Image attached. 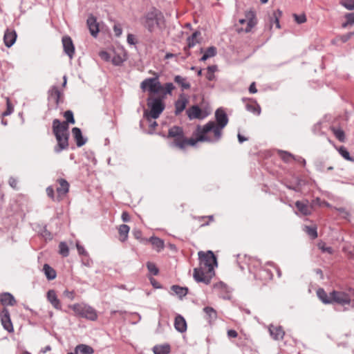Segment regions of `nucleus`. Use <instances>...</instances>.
Instances as JSON below:
<instances>
[{
	"instance_id": "obj_1",
	"label": "nucleus",
	"mask_w": 354,
	"mask_h": 354,
	"mask_svg": "<svg viewBox=\"0 0 354 354\" xmlns=\"http://www.w3.org/2000/svg\"><path fill=\"white\" fill-rule=\"evenodd\" d=\"M199 267L194 269V278L197 282L209 284L214 275V268L217 266L216 257L212 251H200L198 253Z\"/></svg>"
},
{
	"instance_id": "obj_2",
	"label": "nucleus",
	"mask_w": 354,
	"mask_h": 354,
	"mask_svg": "<svg viewBox=\"0 0 354 354\" xmlns=\"http://www.w3.org/2000/svg\"><path fill=\"white\" fill-rule=\"evenodd\" d=\"M215 119L214 121H209L204 126L205 132H212L214 140L216 142H218L222 137V130L228 123V117L222 108H218L215 111Z\"/></svg>"
},
{
	"instance_id": "obj_3",
	"label": "nucleus",
	"mask_w": 354,
	"mask_h": 354,
	"mask_svg": "<svg viewBox=\"0 0 354 354\" xmlns=\"http://www.w3.org/2000/svg\"><path fill=\"white\" fill-rule=\"evenodd\" d=\"M209 132L204 131V126H198L195 133V138L186 139L184 137L181 141L172 142L170 145L172 147H178L181 149H184L187 145L195 146L198 142H207L210 143H216L214 138L208 135Z\"/></svg>"
},
{
	"instance_id": "obj_4",
	"label": "nucleus",
	"mask_w": 354,
	"mask_h": 354,
	"mask_svg": "<svg viewBox=\"0 0 354 354\" xmlns=\"http://www.w3.org/2000/svg\"><path fill=\"white\" fill-rule=\"evenodd\" d=\"M147 106L150 111L148 112L147 110H145L144 112V117L150 122L151 118H158L165 108L163 100L160 97H149L147 99Z\"/></svg>"
},
{
	"instance_id": "obj_5",
	"label": "nucleus",
	"mask_w": 354,
	"mask_h": 354,
	"mask_svg": "<svg viewBox=\"0 0 354 354\" xmlns=\"http://www.w3.org/2000/svg\"><path fill=\"white\" fill-rule=\"evenodd\" d=\"M75 315L77 317L87 319L91 321H95L97 319V311L91 306L84 303L75 304L68 306Z\"/></svg>"
},
{
	"instance_id": "obj_6",
	"label": "nucleus",
	"mask_w": 354,
	"mask_h": 354,
	"mask_svg": "<svg viewBox=\"0 0 354 354\" xmlns=\"http://www.w3.org/2000/svg\"><path fill=\"white\" fill-rule=\"evenodd\" d=\"M154 77L145 79L140 84V88L143 91H148L154 94L162 92V85L159 81V75L153 73Z\"/></svg>"
},
{
	"instance_id": "obj_7",
	"label": "nucleus",
	"mask_w": 354,
	"mask_h": 354,
	"mask_svg": "<svg viewBox=\"0 0 354 354\" xmlns=\"http://www.w3.org/2000/svg\"><path fill=\"white\" fill-rule=\"evenodd\" d=\"M330 297L333 303L335 302L341 305L350 304L351 301V294L348 293V291L333 290L330 292Z\"/></svg>"
},
{
	"instance_id": "obj_8",
	"label": "nucleus",
	"mask_w": 354,
	"mask_h": 354,
	"mask_svg": "<svg viewBox=\"0 0 354 354\" xmlns=\"http://www.w3.org/2000/svg\"><path fill=\"white\" fill-rule=\"evenodd\" d=\"M239 22L241 24L247 23V26L245 28V32H249L252 28L257 24L256 15L252 10H249L245 12V19H240Z\"/></svg>"
},
{
	"instance_id": "obj_9",
	"label": "nucleus",
	"mask_w": 354,
	"mask_h": 354,
	"mask_svg": "<svg viewBox=\"0 0 354 354\" xmlns=\"http://www.w3.org/2000/svg\"><path fill=\"white\" fill-rule=\"evenodd\" d=\"M0 318L3 328L9 333L13 332L14 328L10 319V312L6 308H3L1 311Z\"/></svg>"
},
{
	"instance_id": "obj_10",
	"label": "nucleus",
	"mask_w": 354,
	"mask_h": 354,
	"mask_svg": "<svg viewBox=\"0 0 354 354\" xmlns=\"http://www.w3.org/2000/svg\"><path fill=\"white\" fill-rule=\"evenodd\" d=\"M86 24L92 37L96 38L100 32V24L93 15H90L86 20Z\"/></svg>"
},
{
	"instance_id": "obj_11",
	"label": "nucleus",
	"mask_w": 354,
	"mask_h": 354,
	"mask_svg": "<svg viewBox=\"0 0 354 354\" xmlns=\"http://www.w3.org/2000/svg\"><path fill=\"white\" fill-rule=\"evenodd\" d=\"M57 142V145L55 147L54 151L56 153H60L62 150L66 149L68 147L69 133L61 134L60 136H55Z\"/></svg>"
},
{
	"instance_id": "obj_12",
	"label": "nucleus",
	"mask_w": 354,
	"mask_h": 354,
	"mask_svg": "<svg viewBox=\"0 0 354 354\" xmlns=\"http://www.w3.org/2000/svg\"><path fill=\"white\" fill-rule=\"evenodd\" d=\"M158 25L156 15L153 12L147 14L144 18V26L149 32H153L156 26Z\"/></svg>"
},
{
	"instance_id": "obj_13",
	"label": "nucleus",
	"mask_w": 354,
	"mask_h": 354,
	"mask_svg": "<svg viewBox=\"0 0 354 354\" xmlns=\"http://www.w3.org/2000/svg\"><path fill=\"white\" fill-rule=\"evenodd\" d=\"M53 132L55 136L68 133L67 122H61L59 120L54 119L53 121Z\"/></svg>"
},
{
	"instance_id": "obj_14",
	"label": "nucleus",
	"mask_w": 354,
	"mask_h": 354,
	"mask_svg": "<svg viewBox=\"0 0 354 354\" xmlns=\"http://www.w3.org/2000/svg\"><path fill=\"white\" fill-rule=\"evenodd\" d=\"M201 36L200 31L194 32L192 35L187 37V46L184 48V50L186 52L187 55H190V53L189 50L193 47H194L196 44H199L201 42V38H199Z\"/></svg>"
},
{
	"instance_id": "obj_15",
	"label": "nucleus",
	"mask_w": 354,
	"mask_h": 354,
	"mask_svg": "<svg viewBox=\"0 0 354 354\" xmlns=\"http://www.w3.org/2000/svg\"><path fill=\"white\" fill-rule=\"evenodd\" d=\"M62 44L65 53L71 59L75 53V47L71 38L68 36L63 37Z\"/></svg>"
},
{
	"instance_id": "obj_16",
	"label": "nucleus",
	"mask_w": 354,
	"mask_h": 354,
	"mask_svg": "<svg viewBox=\"0 0 354 354\" xmlns=\"http://www.w3.org/2000/svg\"><path fill=\"white\" fill-rule=\"evenodd\" d=\"M188 100L184 94H180L178 100L175 102V114L178 115L181 113L186 108Z\"/></svg>"
},
{
	"instance_id": "obj_17",
	"label": "nucleus",
	"mask_w": 354,
	"mask_h": 354,
	"mask_svg": "<svg viewBox=\"0 0 354 354\" xmlns=\"http://www.w3.org/2000/svg\"><path fill=\"white\" fill-rule=\"evenodd\" d=\"M168 137L174 138V140L173 142L181 141L184 137L182 127L178 126H174L170 128L168 132Z\"/></svg>"
},
{
	"instance_id": "obj_18",
	"label": "nucleus",
	"mask_w": 354,
	"mask_h": 354,
	"mask_svg": "<svg viewBox=\"0 0 354 354\" xmlns=\"http://www.w3.org/2000/svg\"><path fill=\"white\" fill-rule=\"evenodd\" d=\"M47 299L51 305L57 310L62 309V304L60 300L58 299L56 292L54 290H49L47 292Z\"/></svg>"
},
{
	"instance_id": "obj_19",
	"label": "nucleus",
	"mask_w": 354,
	"mask_h": 354,
	"mask_svg": "<svg viewBox=\"0 0 354 354\" xmlns=\"http://www.w3.org/2000/svg\"><path fill=\"white\" fill-rule=\"evenodd\" d=\"M72 133L76 141V145L78 147H80L86 144L87 139L82 136V131L80 128H73Z\"/></svg>"
},
{
	"instance_id": "obj_20",
	"label": "nucleus",
	"mask_w": 354,
	"mask_h": 354,
	"mask_svg": "<svg viewBox=\"0 0 354 354\" xmlns=\"http://www.w3.org/2000/svg\"><path fill=\"white\" fill-rule=\"evenodd\" d=\"M59 186L56 188V191L59 196H65L69 191V183L64 178L57 180Z\"/></svg>"
},
{
	"instance_id": "obj_21",
	"label": "nucleus",
	"mask_w": 354,
	"mask_h": 354,
	"mask_svg": "<svg viewBox=\"0 0 354 354\" xmlns=\"http://www.w3.org/2000/svg\"><path fill=\"white\" fill-rule=\"evenodd\" d=\"M17 39V33L15 30H7L5 32L3 40L5 45L10 48L11 47L15 42Z\"/></svg>"
},
{
	"instance_id": "obj_22",
	"label": "nucleus",
	"mask_w": 354,
	"mask_h": 354,
	"mask_svg": "<svg viewBox=\"0 0 354 354\" xmlns=\"http://www.w3.org/2000/svg\"><path fill=\"white\" fill-rule=\"evenodd\" d=\"M174 327L177 331L181 333L187 330V322L183 316L178 315L175 317Z\"/></svg>"
},
{
	"instance_id": "obj_23",
	"label": "nucleus",
	"mask_w": 354,
	"mask_h": 354,
	"mask_svg": "<svg viewBox=\"0 0 354 354\" xmlns=\"http://www.w3.org/2000/svg\"><path fill=\"white\" fill-rule=\"evenodd\" d=\"M0 302L3 306H13L16 304V300L12 294L3 292L0 295Z\"/></svg>"
},
{
	"instance_id": "obj_24",
	"label": "nucleus",
	"mask_w": 354,
	"mask_h": 354,
	"mask_svg": "<svg viewBox=\"0 0 354 354\" xmlns=\"http://www.w3.org/2000/svg\"><path fill=\"white\" fill-rule=\"evenodd\" d=\"M269 332L271 337L275 340L283 339L285 335V333L281 326H274L273 325H271L269 327Z\"/></svg>"
},
{
	"instance_id": "obj_25",
	"label": "nucleus",
	"mask_w": 354,
	"mask_h": 354,
	"mask_svg": "<svg viewBox=\"0 0 354 354\" xmlns=\"http://www.w3.org/2000/svg\"><path fill=\"white\" fill-rule=\"evenodd\" d=\"M295 205L297 209L303 215H309L311 213L312 207L308 205V201H297Z\"/></svg>"
},
{
	"instance_id": "obj_26",
	"label": "nucleus",
	"mask_w": 354,
	"mask_h": 354,
	"mask_svg": "<svg viewBox=\"0 0 354 354\" xmlns=\"http://www.w3.org/2000/svg\"><path fill=\"white\" fill-rule=\"evenodd\" d=\"M62 93L58 87L54 86L48 91V97L50 100H53L55 103L58 105L59 103Z\"/></svg>"
},
{
	"instance_id": "obj_27",
	"label": "nucleus",
	"mask_w": 354,
	"mask_h": 354,
	"mask_svg": "<svg viewBox=\"0 0 354 354\" xmlns=\"http://www.w3.org/2000/svg\"><path fill=\"white\" fill-rule=\"evenodd\" d=\"M187 115L190 120L199 118L201 114V110L197 105H194L187 110Z\"/></svg>"
},
{
	"instance_id": "obj_28",
	"label": "nucleus",
	"mask_w": 354,
	"mask_h": 354,
	"mask_svg": "<svg viewBox=\"0 0 354 354\" xmlns=\"http://www.w3.org/2000/svg\"><path fill=\"white\" fill-rule=\"evenodd\" d=\"M76 354H93L94 352L93 348L86 344H79L75 348Z\"/></svg>"
},
{
	"instance_id": "obj_29",
	"label": "nucleus",
	"mask_w": 354,
	"mask_h": 354,
	"mask_svg": "<svg viewBox=\"0 0 354 354\" xmlns=\"http://www.w3.org/2000/svg\"><path fill=\"white\" fill-rule=\"evenodd\" d=\"M317 295L324 304H333L330 294L328 295L323 288H319L317 290Z\"/></svg>"
},
{
	"instance_id": "obj_30",
	"label": "nucleus",
	"mask_w": 354,
	"mask_h": 354,
	"mask_svg": "<svg viewBox=\"0 0 354 354\" xmlns=\"http://www.w3.org/2000/svg\"><path fill=\"white\" fill-rule=\"evenodd\" d=\"M203 311L206 314V319H207L209 323H212L214 320H216L217 317V313L216 311L212 307H205L203 308Z\"/></svg>"
},
{
	"instance_id": "obj_31",
	"label": "nucleus",
	"mask_w": 354,
	"mask_h": 354,
	"mask_svg": "<svg viewBox=\"0 0 354 354\" xmlns=\"http://www.w3.org/2000/svg\"><path fill=\"white\" fill-rule=\"evenodd\" d=\"M171 289L174 291V295L178 296L180 299H183V297H185L188 292L187 288L181 287L178 285H173L171 287Z\"/></svg>"
},
{
	"instance_id": "obj_32",
	"label": "nucleus",
	"mask_w": 354,
	"mask_h": 354,
	"mask_svg": "<svg viewBox=\"0 0 354 354\" xmlns=\"http://www.w3.org/2000/svg\"><path fill=\"white\" fill-rule=\"evenodd\" d=\"M43 271L48 279V280H53L55 279L57 274L55 270L50 267L48 264H44Z\"/></svg>"
},
{
	"instance_id": "obj_33",
	"label": "nucleus",
	"mask_w": 354,
	"mask_h": 354,
	"mask_svg": "<svg viewBox=\"0 0 354 354\" xmlns=\"http://www.w3.org/2000/svg\"><path fill=\"white\" fill-rule=\"evenodd\" d=\"M154 354H168L170 352L169 344L156 345L153 348Z\"/></svg>"
},
{
	"instance_id": "obj_34",
	"label": "nucleus",
	"mask_w": 354,
	"mask_h": 354,
	"mask_svg": "<svg viewBox=\"0 0 354 354\" xmlns=\"http://www.w3.org/2000/svg\"><path fill=\"white\" fill-rule=\"evenodd\" d=\"M217 53V50L216 47L214 46H210L207 48V49L205 50V53L202 56V57L200 59L201 62L206 61L207 59L214 57Z\"/></svg>"
},
{
	"instance_id": "obj_35",
	"label": "nucleus",
	"mask_w": 354,
	"mask_h": 354,
	"mask_svg": "<svg viewBox=\"0 0 354 354\" xmlns=\"http://www.w3.org/2000/svg\"><path fill=\"white\" fill-rule=\"evenodd\" d=\"M174 82L178 84L183 90L189 89L190 88V84L186 81V79L180 75H176L174 77Z\"/></svg>"
},
{
	"instance_id": "obj_36",
	"label": "nucleus",
	"mask_w": 354,
	"mask_h": 354,
	"mask_svg": "<svg viewBox=\"0 0 354 354\" xmlns=\"http://www.w3.org/2000/svg\"><path fill=\"white\" fill-rule=\"evenodd\" d=\"M129 230L130 227L126 224L120 225L118 230L120 235L121 236L120 240L122 241H124L127 239Z\"/></svg>"
},
{
	"instance_id": "obj_37",
	"label": "nucleus",
	"mask_w": 354,
	"mask_h": 354,
	"mask_svg": "<svg viewBox=\"0 0 354 354\" xmlns=\"http://www.w3.org/2000/svg\"><path fill=\"white\" fill-rule=\"evenodd\" d=\"M149 241L158 250H160L161 249H163V248H164V242H163V241L162 239H160V238H158V237L151 236L149 239Z\"/></svg>"
},
{
	"instance_id": "obj_38",
	"label": "nucleus",
	"mask_w": 354,
	"mask_h": 354,
	"mask_svg": "<svg viewBox=\"0 0 354 354\" xmlns=\"http://www.w3.org/2000/svg\"><path fill=\"white\" fill-rule=\"evenodd\" d=\"M304 231L313 239L317 237V228L314 226H304Z\"/></svg>"
},
{
	"instance_id": "obj_39",
	"label": "nucleus",
	"mask_w": 354,
	"mask_h": 354,
	"mask_svg": "<svg viewBox=\"0 0 354 354\" xmlns=\"http://www.w3.org/2000/svg\"><path fill=\"white\" fill-rule=\"evenodd\" d=\"M281 15L282 12L279 9H278L273 12L272 17L271 18V22L272 23L273 21V23L275 24L276 27L277 28H280L279 18L281 17Z\"/></svg>"
},
{
	"instance_id": "obj_40",
	"label": "nucleus",
	"mask_w": 354,
	"mask_h": 354,
	"mask_svg": "<svg viewBox=\"0 0 354 354\" xmlns=\"http://www.w3.org/2000/svg\"><path fill=\"white\" fill-rule=\"evenodd\" d=\"M245 109L248 111L256 115L261 113V109L258 104H246Z\"/></svg>"
},
{
	"instance_id": "obj_41",
	"label": "nucleus",
	"mask_w": 354,
	"mask_h": 354,
	"mask_svg": "<svg viewBox=\"0 0 354 354\" xmlns=\"http://www.w3.org/2000/svg\"><path fill=\"white\" fill-rule=\"evenodd\" d=\"M207 75H206V77L208 80L209 81H212L214 80V72L217 71V66L216 65H212V66H209L207 68Z\"/></svg>"
},
{
	"instance_id": "obj_42",
	"label": "nucleus",
	"mask_w": 354,
	"mask_h": 354,
	"mask_svg": "<svg viewBox=\"0 0 354 354\" xmlns=\"http://www.w3.org/2000/svg\"><path fill=\"white\" fill-rule=\"evenodd\" d=\"M339 154L344 158L346 159V160H349V161H351V162H354V158H353L352 157H351L350 156V153L348 152V151L344 147H339Z\"/></svg>"
},
{
	"instance_id": "obj_43",
	"label": "nucleus",
	"mask_w": 354,
	"mask_h": 354,
	"mask_svg": "<svg viewBox=\"0 0 354 354\" xmlns=\"http://www.w3.org/2000/svg\"><path fill=\"white\" fill-rule=\"evenodd\" d=\"M59 253L63 257H66L69 254V249L67 244L65 242H61L59 244Z\"/></svg>"
},
{
	"instance_id": "obj_44",
	"label": "nucleus",
	"mask_w": 354,
	"mask_h": 354,
	"mask_svg": "<svg viewBox=\"0 0 354 354\" xmlns=\"http://www.w3.org/2000/svg\"><path fill=\"white\" fill-rule=\"evenodd\" d=\"M64 117L66 119V121L64 122H67V124L68 125L69 123L74 124L75 123V119L73 116V113L71 110L66 111L64 113Z\"/></svg>"
},
{
	"instance_id": "obj_45",
	"label": "nucleus",
	"mask_w": 354,
	"mask_h": 354,
	"mask_svg": "<svg viewBox=\"0 0 354 354\" xmlns=\"http://www.w3.org/2000/svg\"><path fill=\"white\" fill-rule=\"evenodd\" d=\"M163 86V89L162 90L163 95H166L167 94L171 95V91L174 89L175 86L171 82L166 83Z\"/></svg>"
},
{
	"instance_id": "obj_46",
	"label": "nucleus",
	"mask_w": 354,
	"mask_h": 354,
	"mask_svg": "<svg viewBox=\"0 0 354 354\" xmlns=\"http://www.w3.org/2000/svg\"><path fill=\"white\" fill-rule=\"evenodd\" d=\"M340 4L348 10H354V0H341Z\"/></svg>"
},
{
	"instance_id": "obj_47",
	"label": "nucleus",
	"mask_w": 354,
	"mask_h": 354,
	"mask_svg": "<svg viewBox=\"0 0 354 354\" xmlns=\"http://www.w3.org/2000/svg\"><path fill=\"white\" fill-rule=\"evenodd\" d=\"M279 153L281 158L286 162H289L293 158V155L288 151H279Z\"/></svg>"
},
{
	"instance_id": "obj_48",
	"label": "nucleus",
	"mask_w": 354,
	"mask_h": 354,
	"mask_svg": "<svg viewBox=\"0 0 354 354\" xmlns=\"http://www.w3.org/2000/svg\"><path fill=\"white\" fill-rule=\"evenodd\" d=\"M333 133L340 142H344L345 140V135L343 130L340 129H333Z\"/></svg>"
},
{
	"instance_id": "obj_49",
	"label": "nucleus",
	"mask_w": 354,
	"mask_h": 354,
	"mask_svg": "<svg viewBox=\"0 0 354 354\" xmlns=\"http://www.w3.org/2000/svg\"><path fill=\"white\" fill-rule=\"evenodd\" d=\"M147 267L148 270L153 275H157L158 274V268L156 267V266L153 263L147 262Z\"/></svg>"
},
{
	"instance_id": "obj_50",
	"label": "nucleus",
	"mask_w": 354,
	"mask_h": 354,
	"mask_svg": "<svg viewBox=\"0 0 354 354\" xmlns=\"http://www.w3.org/2000/svg\"><path fill=\"white\" fill-rule=\"evenodd\" d=\"M76 248L78 252L79 255L84 256V257H88V254L87 251L85 250L84 246L80 244L79 242L76 243Z\"/></svg>"
},
{
	"instance_id": "obj_51",
	"label": "nucleus",
	"mask_w": 354,
	"mask_h": 354,
	"mask_svg": "<svg viewBox=\"0 0 354 354\" xmlns=\"http://www.w3.org/2000/svg\"><path fill=\"white\" fill-rule=\"evenodd\" d=\"M293 17L295 18V20L296 21V22L299 24H303L306 21V17L304 14H301V15L293 14Z\"/></svg>"
},
{
	"instance_id": "obj_52",
	"label": "nucleus",
	"mask_w": 354,
	"mask_h": 354,
	"mask_svg": "<svg viewBox=\"0 0 354 354\" xmlns=\"http://www.w3.org/2000/svg\"><path fill=\"white\" fill-rule=\"evenodd\" d=\"M6 102H7V109H6V111H4L3 113H2V116H6V115H10L13 111H14V109L12 107V106L11 105L10 102V100L7 97L6 98Z\"/></svg>"
},
{
	"instance_id": "obj_53",
	"label": "nucleus",
	"mask_w": 354,
	"mask_h": 354,
	"mask_svg": "<svg viewBox=\"0 0 354 354\" xmlns=\"http://www.w3.org/2000/svg\"><path fill=\"white\" fill-rule=\"evenodd\" d=\"M40 234L42 237L46 239H52L51 233L47 230L46 226H44L41 231L40 232Z\"/></svg>"
},
{
	"instance_id": "obj_54",
	"label": "nucleus",
	"mask_w": 354,
	"mask_h": 354,
	"mask_svg": "<svg viewBox=\"0 0 354 354\" xmlns=\"http://www.w3.org/2000/svg\"><path fill=\"white\" fill-rule=\"evenodd\" d=\"M318 247L323 252H328L329 254L333 253V248L327 247L324 243H319L318 244Z\"/></svg>"
},
{
	"instance_id": "obj_55",
	"label": "nucleus",
	"mask_w": 354,
	"mask_h": 354,
	"mask_svg": "<svg viewBox=\"0 0 354 354\" xmlns=\"http://www.w3.org/2000/svg\"><path fill=\"white\" fill-rule=\"evenodd\" d=\"M112 63L115 65V66H120L121 65L124 60L123 59L119 56V55H115L113 58H112Z\"/></svg>"
},
{
	"instance_id": "obj_56",
	"label": "nucleus",
	"mask_w": 354,
	"mask_h": 354,
	"mask_svg": "<svg viewBox=\"0 0 354 354\" xmlns=\"http://www.w3.org/2000/svg\"><path fill=\"white\" fill-rule=\"evenodd\" d=\"M114 34L116 37H120L122 33V30L119 24H115L113 26Z\"/></svg>"
},
{
	"instance_id": "obj_57",
	"label": "nucleus",
	"mask_w": 354,
	"mask_h": 354,
	"mask_svg": "<svg viewBox=\"0 0 354 354\" xmlns=\"http://www.w3.org/2000/svg\"><path fill=\"white\" fill-rule=\"evenodd\" d=\"M354 35V32H348L345 35H341L339 36V40L343 42V43H345L346 42L348 39H350V38Z\"/></svg>"
},
{
	"instance_id": "obj_58",
	"label": "nucleus",
	"mask_w": 354,
	"mask_h": 354,
	"mask_svg": "<svg viewBox=\"0 0 354 354\" xmlns=\"http://www.w3.org/2000/svg\"><path fill=\"white\" fill-rule=\"evenodd\" d=\"M345 18L348 21V23H350V25L354 24V12L346 14Z\"/></svg>"
},
{
	"instance_id": "obj_59",
	"label": "nucleus",
	"mask_w": 354,
	"mask_h": 354,
	"mask_svg": "<svg viewBox=\"0 0 354 354\" xmlns=\"http://www.w3.org/2000/svg\"><path fill=\"white\" fill-rule=\"evenodd\" d=\"M99 55H100V57L103 60L106 61V62L109 61V59L111 58L110 55L106 51H101Z\"/></svg>"
},
{
	"instance_id": "obj_60",
	"label": "nucleus",
	"mask_w": 354,
	"mask_h": 354,
	"mask_svg": "<svg viewBox=\"0 0 354 354\" xmlns=\"http://www.w3.org/2000/svg\"><path fill=\"white\" fill-rule=\"evenodd\" d=\"M46 194L48 197H50L52 199H54V198H55L54 189L51 186H49L46 188Z\"/></svg>"
},
{
	"instance_id": "obj_61",
	"label": "nucleus",
	"mask_w": 354,
	"mask_h": 354,
	"mask_svg": "<svg viewBox=\"0 0 354 354\" xmlns=\"http://www.w3.org/2000/svg\"><path fill=\"white\" fill-rule=\"evenodd\" d=\"M132 234L136 239H138V240L141 239L142 232L140 230H136V229L133 230Z\"/></svg>"
},
{
	"instance_id": "obj_62",
	"label": "nucleus",
	"mask_w": 354,
	"mask_h": 354,
	"mask_svg": "<svg viewBox=\"0 0 354 354\" xmlns=\"http://www.w3.org/2000/svg\"><path fill=\"white\" fill-rule=\"evenodd\" d=\"M127 40L128 44L130 45H133L136 44L135 37L132 34H128Z\"/></svg>"
},
{
	"instance_id": "obj_63",
	"label": "nucleus",
	"mask_w": 354,
	"mask_h": 354,
	"mask_svg": "<svg viewBox=\"0 0 354 354\" xmlns=\"http://www.w3.org/2000/svg\"><path fill=\"white\" fill-rule=\"evenodd\" d=\"M238 335L237 332L235 330L231 329L227 330V336L230 338L236 337Z\"/></svg>"
},
{
	"instance_id": "obj_64",
	"label": "nucleus",
	"mask_w": 354,
	"mask_h": 354,
	"mask_svg": "<svg viewBox=\"0 0 354 354\" xmlns=\"http://www.w3.org/2000/svg\"><path fill=\"white\" fill-rule=\"evenodd\" d=\"M9 185L12 187V188H16L17 187V181L15 178H14L13 177H10L9 178Z\"/></svg>"
}]
</instances>
